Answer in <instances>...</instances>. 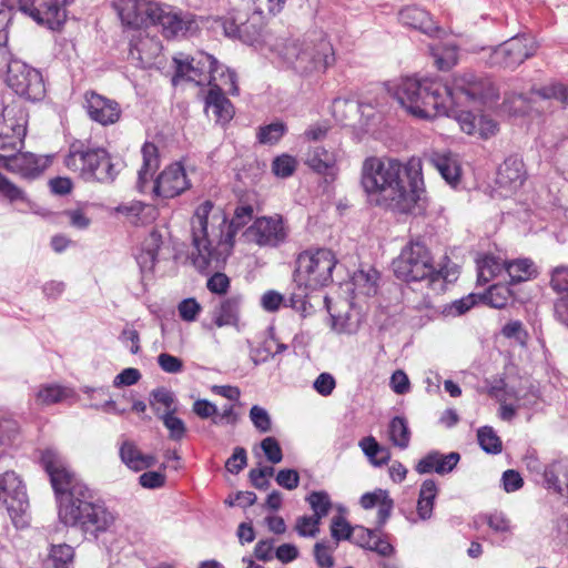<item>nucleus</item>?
<instances>
[{"instance_id": "obj_1", "label": "nucleus", "mask_w": 568, "mask_h": 568, "mask_svg": "<svg viewBox=\"0 0 568 568\" xmlns=\"http://www.w3.org/2000/svg\"><path fill=\"white\" fill-rule=\"evenodd\" d=\"M361 186L371 204L407 213L425 193L422 160L412 158L403 166L393 158L368 156L361 168Z\"/></svg>"}, {"instance_id": "obj_2", "label": "nucleus", "mask_w": 568, "mask_h": 568, "mask_svg": "<svg viewBox=\"0 0 568 568\" xmlns=\"http://www.w3.org/2000/svg\"><path fill=\"white\" fill-rule=\"evenodd\" d=\"M191 233L194 266L201 272L220 268L231 254L235 236L224 211L211 201L203 202L192 216Z\"/></svg>"}, {"instance_id": "obj_3", "label": "nucleus", "mask_w": 568, "mask_h": 568, "mask_svg": "<svg viewBox=\"0 0 568 568\" xmlns=\"http://www.w3.org/2000/svg\"><path fill=\"white\" fill-rule=\"evenodd\" d=\"M389 91L414 118L432 120L440 115L450 116L453 112L452 91L447 83L439 80L405 77L394 83Z\"/></svg>"}, {"instance_id": "obj_4", "label": "nucleus", "mask_w": 568, "mask_h": 568, "mask_svg": "<svg viewBox=\"0 0 568 568\" xmlns=\"http://www.w3.org/2000/svg\"><path fill=\"white\" fill-rule=\"evenodd\" d=\"M393 271L397 278L405 282H424L435 293L446 287L443 270L435 265L428 247L420 241L406 244L393 261Z\"/></svg>"}, {"instance_id": "obj_5", "label": "nucleus", "mask_w": 568, "mask_h": 568, "mask_svg": "<svg viewBox=\"0 0 568 568\" xmlns=\"http://www.w3.org/2000/svg\"><path fill=\"white\" fill-rule=\"evenodd\" d=\"M276 51L287 65L302 75L324 72L335 62L332 44L324 38H288L276 44Z\"/></svg>"}, {"instance_id": "obj_6", "label": "nucleus", "mask_w": 568, "mask_h": 568, "mask_svg": "<svg viewBox=\"0 0 568 568\" xmlns=\"http://www.w3.org/2000/svg\"><path fill=\"white\" fill-rule=\"evenodd\" d=\"M173 62L175 65V74L172 78V83L176 85L180 80L192 81L199 85L207 82L210 87L217 83L219 77L223 85H229L227 91L232 95L239 94V87L236 84V74L223 67L217 60L207 53H200L196 58L174 57Z\"/></svg>"}, {"instance_id": "obj_7", "label": "nucleus", "mask_w": 568, "mask_h": 568, "mask_svg": "<svg viewBox=\"0 0 568 568\" xmlns=\"http://www.w3.org/2000/svg\"><path fill=\"white\" fill-rule=\"evenodd\" d=\"M59 518L64 525L77 526L93 537L108 531L115 521L114 515L104 505L91 500L89 489L87 496L69 498L62 503L59 506Z\"/></svg>"}, {"instance_id": "obj_8", "label": "nucleus", "mask_w": 568, "mask_h": 568, "mask_svg": "<svg viewBox=\"0 0 568 568\" xmlns=\"http://www.w3.org/2000/svg\"><path fill=\"white\" fill-rule=\"evenodd\" d=\"M295 282L306 291H314L332 282L336 258L332 251L320 248L306 251L298 255Z\"/></svg>"}, {"instance_id": "obj_9", "label": "nucleus", "mask_w": 568, "mask_h": 568, "mask_svg": "<svg viewBox=\"0 0 568 568\" xmlns=\"http://www.w3.org/2000/svg\"><path fill=\"white\" fill-rule=\"evenodd\" d=\"M41 464L50 477L52 488L59 498V506L69 498L88 495V487L75 478L67 460L57 449L42 450Z\"/></svg>"}, {"instance_id": "obj_10", "label": "nucleus", "mask_w": 568, "mask_h": 568, "mask_svg": "<svg viewBox=\"0 0 568 568\" xmlns=\"http://www.w3.org/2000/svg\"><path fill=\"white\" fill-rule=\"evenodd\" d=\"M448 87L452 91L453 106L463 102L486 104L498 98V90L488 77L470 71L454 75Z\"/></svg>"}, {"instance_id": "obj_11", "label": "nucleus", "mask_w": 568, "mask_h": 568, "mask_svg": "<svg viewBox=\"0 0 568 568\" xmlns=\"http://www.w3.org/2000/svg\"><path fill=\"white\" fill-rule=\"evenodd\" d=\"M536 51L537 43L531 36H516L491 49L488 63L490 67L515 69L535 55Z\"/></svg>"}, {"instance_id": "obj_12", "label": "nucleus", "mask_w": 568, "mask_h": 568, "mask_svg": "<svg viewBox=\"0 0 568 568\" xmlns=\"http://www.w3.org/2000/svg\"><path fill=\"white\" fill-rule=\"evenodd\" d=\"M8 85L19 95L31 101L41 100L45 88L42 74L20 60H11L7 71Z\"/></svg>"}, {"instance_id": "obj_13", "label": "nucleus", "mask_w": 568, "mask_h": 568, "mask_svg": "<svg viewBox=\"0 0 568 568\" xmlns=\"http://www.w3.org/2000/svg\"><path fill=\"white\" fill-rule=\"evenodd\" d=\"M0 503L6 507L16 526L22 524L29 499L26 485L14 471L0 475Z\"/></svg>"}, {"instance_id": "obj_14", "label": "nucleus", "mask_w": 568, "mask_h": 568, "mask_svg": "<svg viewBox=\"0 0 568 568\" xmlns=\"http://www.w3.org/2000/svg\"><path fill=\"white\" fill-rule=\"evenodd\" d=\"M27 114L21 106L11 104L0 115V150H18L26 136Z\"/></svg>"}, {"instance_id": "obj_15", "label": "nucleus", "mask_w": 568, "mask_h": 568, "mask_svg": "<svg viewBox=\"0 0 568 568\" xmlns=\"http://www.w3.org/2000/svg\"><path fill=\"white\" fill-rule=\"evenodd\" d=\"M70 0H18L19 10L39 24L54 29L61 26L65 18V6Z\"/></svg>"}, {"instance_id": "obj_16", "label": "nucleus", "mask_w": 568, "mask_h": 568, "mask_svg": "<svg viewBox=\"0 0 568 568\" xmlns=\"http://www.w3.org/2000/svg\"><path fill=\"white\" fill-rule=\"evenodd\" d=\"M151 24L162 27L164 37L172 38L185 36L194 32L197 28V21L194 16L189 12L175 10L168 4L158 3Z\"/></svg>"}, {"instance_id": "obj_17", "label": "nucleus", "mask_w": 568, "mask_h": 568, "mask_svg": "<svg viewBox=\"0 0 568 568\" xmlns=\"http://www.w3.org/2000/svg\"><path fill=\"white\" fill-rule=\"evenodd\" d=\"M243 235L248 243L258 246H276L284 242L286 230L281 216H262L256 219Z\"/></svg>"}, {"instance_id": "obj_18", "label": "nucleus", "mask_w": 568, "mask_h": 568, "mask_svg": "<svg viewBox=\"0 0 568 568\" xmlns=\"http://www.w3.org/2000/svg\"><path fill=\"white\" fill-rule=\"evenodd\" d=\"M263 18L252 14L250 18L243 12L224 18L221 21L224 34L229 38L239 39L243 43L253 45L262 37Z\"/></svg>"}, {"instance_id": "obj_19", "label": "nucleus", "mask_w": 568, "mask_h": 568, "mask_svg": "<svg viewBox=\"0 0 568 568\" xmlns=\"http://www.w3.org/2000/svg\"><path fill=\"white\" fill-rule=\"evenodd\" d=\"M106 154L108 152L103 148L90 149L84 148L82 144L73 143L64 159V164L69 170L78 173L84 181L91 182L93 174H90L91 172L89 171H97Z\"/></svg>"}, {"instance_id": "obj_20", "label": "nucleus", "mask_w": 568, "mask_h": 568, "mask_svg": "<svg viewBox=\"0 0 568 568\" xmlns=\"http://www.w3.org/2000/svg\"><path fill=\"white\" fill-rule=\"evenodd\" d=\"M49 162L48 156H40L30 152H19L10 155L0 154V166L27 179L40 175L49 165Z\"/></svg>"}, {"instance_id": "obj_21", "label": "nucleus", "mask_w": 568, "mask_h": 568, "mask_svg": "<svg viewBox=\"0 0 568 568\" xmlns=\"http://www.w3.org/2000/svg\"><path fill=\"white\" fill-rule=\"evenodd\" d=\"M158 2L150 0H118L115 8L122 23L134 29L151 24Z\"/></svg>"}, {"instance_id": "obj_22", "label": "nucleus", "mask_w": 568, "mask_h": 568, "mask_svg": "<svg viewBox=\"0 0 568 568\" xmlns=\"http://www.w3.org/2000/svg\"><path fill=\"white\" fill-rule=\"evenodd\" d=\"M85 109L90 119L101 125H111L121 118L119 103L94 91L84 94Z\"/></svg>"}, {"instance_id": "obj_23", "label": "nucleus", "mask_w": 568, "mask_h": 568, "mask_svg": "<svg viewBox=\"0 0 568 568\" xmlns=\"http://www.w3.org/2000/svg\"><path fill=\"white\" fill-rule=\"evenodd\" d=\"M338 151L334 148L323 146L310 148L305 155V164L325 178L326 182H333L338 174Z\"/></svg>"}, {"instance_id": "obj_24", "label": "nucleus", "mask_w": 568, "mask_h": 568, "mask_svg": "<svg viewBox=\"0 0 568 568\" xmlns=\"http://www.w3.org/2000/svg\"><path fill=\"white\" fill-rule=\"evenodd\" d=\"M190 183L184 168L180 163H173L165 168L158 176L154 191L162 197H174L180 195Z\"/></svg>"}, {"instance_id": "obj_25", "label": "nucleus", "mask_w": 568, "mask_h": 568, "mask_svg": "<svg viewBox=\"0 0 568 568\" xmlns=\"http://www.w3.org/2000/svg\"><path fill=\"white\" fill-rule=\"evenodd\" d=\"M223 88L229 93V85H223L221 82L210 88L205 99L206 113L212 112L215 121L222 124L230 122L235 113L233 104L223 92Z\"/></svg>"}, {"instance_id": "obj_26", "label": "nucleus", "mask_w": 568, "mask_h": 568, "mask_svg": "<svg viewBox=\"0 0 568 568\" xmlns=\"http://www.w3.org/2000/svg\"><path fill=\"white\" fill-rule=\"evenodd\" d=\"M450 115L456 119L460 129L467 134H478L480 138L487 139L498 131V124L486 115L477 118L469 111H455Z\"/></svg>"}, {"instance_id": "obj_27", "label": "nucleus", "mask_w": 568, "mask_h": 568, "mask_svg": "<svg viewBox=\"0 0 568 568\" xmlns=\"http://www.w3.org/2000/svg\"><path fill=\"white\" fill-rule=\"evenodd\" d=\"M399 21L429 37H440L444 30L435 24L429 13L417 6H407L398 13Z\"/></svg>"}, {"instance_id": "obj_28", "label": "nucleus", "mask_w": 568, "mask_h": 568, "mask_svg": "<svg viewBox=\"0 0 568 568\" xmlns=\"http://www.w3.org/2000/svg\"><path fill=\"white\" fill-rule=\"evenodd\" d=\"M526 179L524 162L517 156L507 158L499 166L496 183L508 192L518 190Z\"/></svg>"}, {"instance_id": "obj_29", "label": "nucleus", "mask_w": 568, "mask_h": 568, "mask_svg": "<svg viewBox=\"0 0 568 568\" xmlns=\"http://www.w3.org/2000/svg\"><path fill=\"white\" fill-rule=\"evenodd\" d=\"M460 460V455L456 452L449 454H442L437 450L428 453L416 465L415 470L423 475L429 473H437L438 475H446L454 470Z\"/></svg>"}, {"instance_id": "obj_30", "label": "nucleus", "mask_w": 568, "mask_h": 568, "mask_svg": "<svg viewBox=\"0 0 568 568\" xmlns=\"http://www.w3.org/2000/svg\"><path fill=\"white\" fill-rule=\"evenodd\" d=\"M162 51L161 42L149 36L145 31L139 30L130 40V57L138 59L143 65L152 63L155 57Z\"/></svg>"}, {"instance_id": "obj_31", "label": "nucleus", "mask_w": 568, "mask_h": 568, "mask_svg": "<svg viewBox=\"0 0 568 568\" xmlns=\"http://www.w3.org/2000/svg\"><path fill=\"white\" fill-rule=\"evenodd\" d=\"M426 161L440 173L447 183L454 185L458 182L460 175L459 165L450 152L433 151L426 155Z\"/></svg>"}, {"instance_id": "obj_32", "label": "nucleus", "mask_w": 568, "mask_h": 568, "mask_svg": "<svg viewBox=\"0 0 568 568\" xmlns=\"http://www.w3.org/2000/svg\"><path fill=\"white\" fill-rule=\"evenodd\" d=\"M120 458L124 465L134 471L152 467L156 459L153 455L143 454L131 440H123L119 449Z\"/></svg>"}, {"instance_id": "obj_33", "label": "nucleus", "mask_w": 568, "mask_h": 568, "mask_svg": "<svg viewBox=\"0 0 568 568\" xmlns=\"http://www.w3.org/2000/svg\"><path fill=\"white\" fill-rule=\"evenodd\" d=\"M241 298L232 296L222 301L213 311V322L217 327L236 325Z\"/></svg>"}, {"instance_id": "obj_34", "label": "nucleus", "mask_w": 568, "mask_h": 568, "mask_svg": "<svg viewBox=\"0 0 568 568\" xmlns=\"http://www.w3.org/2000/svg\"><path fill=\"white\" fill-rule=\"evenodd\" d=\"M162 244L161 234L153 230L149 236L143 241L141 252L136 256V261L143 271H150L153 268L158 253Z\"/></svg>"}, {"instance_id": "obj_35", "label": "nucleus", "mask_w": 568, "mask_h": 568, "mask_svg": "<svg viewBox=\"0 0 568 568\" xmlns=\"http://www.w3.org/2000/svg\"><path fill=\"white\" fill-rule=\"evenodd\" d=\"M362 105L353 98H336L332 102L331 112L337 122L347 124L355 120Z\"/></svg>"}, {"instance_id": "obj_36", "label": "nucleus", "mask_w": 568, "mask_h": 568, "mask_svg": "<svg viewBox=\"0 0 568 568\" xmlns=\"http://www.w3.org/2000/svg\"><path fill=\"white\" fill-rule=\"evenodd\" d=\"M378 277V272L373 267L358 270L352 277L354 291L365 296L374 295L377 292Z\"/></svg>"}, {"instance_id": "obj_37", "label": "nucleus", "mask_w": 568, "mask_h": 568, "mask_svg": "<svg viewBox=\"0 0 568 568\" xmlns=\"http://www.w3.org/2000/svg\"><path fill=\"white\" fill-rule=\"evenodd\" d=\"M477 281L481 284H486L503 272H506V261L493 255L484 256L477 261Z\"/></svg>"}, {"instance_id": "obj_38", "label": "nucleus", "mask_w": 568, "mask_h": 568, "mask_svg": "<svg viewBox=\"0 0 568 568\" xmlns=\"http://www.w3.org/2000/svg\"><path fill=\"white\" fill-rule=\"evenodd\" d=\"M116 211L131 220L132 223H145L149 220H154L156 210L152 205L143 204L142 202H133L116 207Z\"/></svg>"}, {"instance_id": "obj_39", "label": "nucleus", "mask_w": 568, "mask_h": 568, "mask_svg": "<svg viewBox=\"0 0 568 568\" xmlns=\"http://www.w3.org/2000/svg\"><path fill=\"white\" fill-rule=\"evenodd\" d=\"M358 445L374 466L385 465L390 459L389 449L381 446L373 436L362 438Z\"/></svg>"}, {"instance_id": "obj_40", "label": "nucleus", "mask_w": 568, "mask_h": 568, "mask_svg": "<svg viewBox=\"0 0 568 568\" xmlns=\"http://www.w3.org/2000/svg\"><path fill=\"white\" fill-rule=\"evenodd\" d=\"M74 549L68 544L51 545L47 564L52 568H72Z\"/></svg>"}, {"instance_id": "obj_41", "label": "nucleus", "mask_w": 568, "mask_h": 568, "mask_svg": "<svg viewBox=\"0 0 568 568\" xmlns=\"http://www.w3.org/2000/svg\"><path fill=\"white\" fill-rule=\"evenodd\" d=\"M506 273L511 282H523L536 276L537 271L529 258H518L510 262L506 261Z\"/></svg>"}, {"instance_id": "obj_42", "label": "nucleus", "mask_w": 568, "mask_h": 568, "mask_svg": "<svg viewBox=\"0 0 568 568\" xmlns=\"http://www.w3.org/2000/svg\"><path fill=\"white\" fill-rule=\"evenodd\" d=\"M143 164L139 170L140 182L148 181L159 166L158 148L153 143H144L141 150Z\"/></svg>"}, {"instance_id": "obj_43", "label": "nucleus", "mask_w": 568, "mask_h": 568, "mask_svg": "<svg viewBox=\"0 0 568 568\" xmlns=\"http://www.w3.org/2000/svg\"><path fill=\"white\" fill-rule=\"evenodd\" d=\"M388 434L389 439L395 446L402 449L408 447L410 440V432L405 418L399 416L394 417L389 423Z\"/></svg>"}, {"instance_id": "obj_44", "label": "nucleus", "mask_w": 568, "mask_h": 568, "mask_svg": "<svg viewBox=\"0 0 568 568\" xmlns=\"http://www.w3.org/2000/svg\"><path fill=\"white\" fill-rule=\"evenodd\" d=\"M560 476H564L568 480V465L562 462H556L546 467L544 471L545 485L548 489H552L556 493L562 491Z\"/></svg>"}, {"instance_id": "obj_45", "label": "nucleus", "mask_w": 568, "mask_h": 568, "mask_svg": "<svg viewBox=\"0 0 568 568\" xmlns=\"http://www.w3.org/2000/svg\"><path fill=\"white\" fill-rule=\"evenodd\" d=\"M430 51L439 70H448L457 63V48L454 44L432 45Z\"/></svg>"}, {"instance_id": "obj_46", "label": "nucleus", "mask_w": 568, "mask_h": 568, "mask_svg": "<svg viewBox=\"0 0 568 568\" xmlns=\"http://www.w3.org/2000/svg\"><path fill=\"white\" fill-rule=\"evenodd\" d=\"M69 394L68 388L58 385H44L36 393V402L39 405H52L65 399Z\"/></svg>"}, {"instance_id": "obj_47", "label": "nucleus", "mask_w": 568, "mask_h": 568, "mask_svg": "<svg viewBox=\"0 0 568 568\" xmlns=\"http://www.w3.org/2000/svg\"><path fill=\"white\" fill-rule=\"evenodd\" d=\"M306 501L310 504L313 515L316 519L322 521L326 517L332 508V501L329 495L324 491H312L307 497Z\"/></svg>"}, {"instance_id": "obj_48", "label": "nucleus", "mask_w": 568, "mask_h": 568, "mask_svg": "<svg viewBox=\"0 0 568 568\" xmlns=\"http://www.w3.org/2000/svg\"><path fill=\"white\" fill-rule=\"evenodd\" d=\"M149 400L150 406L159 417L163 412H175L173 394L165 388L153 389Z\"/></svg>"}, {"instance_id": "obj_49", "label": "nucleus", "mask_w": 568, "mask_h": 568, "mask_svg": "<svg viewBox=\"0 0 568 568\" xmlns=\"http://www.w3.org/2000/svg\"><path fill=\"white\" fill-rule=\"evenodd\" d=\"M337 544L329 540H322L314 545V558L321 568H333V552L337 549Z\"/></svg>"}, {"instance_id": "obj_50", "label": "nucleus", "mask_w": 568, "mask_h": 568, "mask_svg": "<svg viewBox=\"0 0 568 568\" xmlns=\"http://www.w3.org/2000/svg\"><path fill=\"white\" fill-rule=\"evenodd\" d=\"M532 99H528L523 94H507L503 108L506 112L514 115L526 114L532 109Z\"/></svg>"}, {"instance_id": "obj_51", "label": "nucleus", "mask_w": 568, "mask_h": 568, "mask_svg": "<svg viewBox=\"0 0 568 568\" xmlns=\"http://www.w3.org/2000/svg\"><path fill=\"white\" fill-rule=\"evenodd\" d=\"M119 171V163H114L108 153L105 159L99 164V169L90 171V174H93L92 181L111 183L115 180Z\"/></svg>"}, {"instance_id": "obj_52", "label": "nucleus", "mask_w": 568, "mask_h": 568, "mask_svg": "<svg viewBox=\"0 0 568 568\" xmlns=\"http://www.w3.org/2000/svg\"><path fill=\"white\" fill-rule=\"evenodd\" d=\"M329 530L333 538L332 542H336L338 545L342 540L352 541L355 527L351 526L344 517L336 516L332 519Z\"/></svg>"}, {"instance_id": "obj_53", "label": "nucleus", "mask_w": 568, "mask_h": 568, "mask_svg": "<svg viewBox=\"0 0 568 568\" xmlns=\"http://www.w3.org/2000/svg\"><path fill=\"white\" fill-rule=\"evenodd\" d=\"M477 438L486 453L498 454L501 452V442L491 427L485 426L478 429Z\"/></svg>"}, {"instance_id": "obj_54", "label": "nucleus", "mask_w": 568, "mask_h": 568, "mask_svg": "<svg viewBox=\"0 0 568 568\" xmlns=\"http://www.w3.org/2000/svg\"><path fill=\"white\" fill-rule=\"evenodd\" d=\"M511 298V291L506 285H491L485 295L487 304L495 308H503Z\"/></svg>"}, {"instance_id": "obj_55", "label": "nucleus", "mask_w": 568, "mask_h": 568, "mask_svg": "<svg viewBox=\"0 0 568 568\" xmlns=\"http://www.w3.org/2000/svg\"><path fill=\"white\" fill-rule=\"evenodd\" d=\"M286 126L283 122H274L265 126H261L257 139L262 144H275L284 135Z\"/></svg>"}, {"instance_id": "obj_56", "label": "nucleus", "mask_w": 568, "mask_h": 568, "mask_svg": "<svg viewBox=\"0 0 568 568\" xmlns=\"http://www.w3.org/2000/svg\"><path fill=\"white\" fill-rule=\"evenodd\" d=\"M160 418L169 429L171 439L180 440L184 437L186 433L185 424L181 418L174 415V412H163L162 415H160Z\"/></svg>"}, {"instance_id": "obj_57", "label": "nucleus", "mask_w": 568, "mask_h": 568, "mask_svg": "<svg viewBox=\"0 0 568 568\" xmlns=\"http://www.w3.org/2000/svg\"><path fill=\"white\" fill-rule=\"evenodd\" d=\"M489 395L500 403L499 416L504 420H510L516 414V408L506 403L509 392L506 388L494 386L489 389Z\"/></svg>"}, {"instance_id": "obj_58", "label": "nucleus", "mask_w": 568, "mask_h": 568, "mask_svg": "<svg viewBox=\"0 0 568 568\" xmlns=\"http://www.w3.org/2000/svg\"><path fill=\"white\" fill-rule=\"evenodd\" d=\"M296 160L288 155L282 154L274 159L272 163V171L276 176L280 178H288L296 170Z\"/></svg>"}, {"instance_id": "obj_59", "label": "nucleus", "mask_w": 568, "mask_h": 568, "mask_svg": "<svg viewBox=\"0 0 568 568\" xmlns=\"http://www.w3.org/2000/svg\"><path fill=\"white\" fill-rule=\"evenodd\" d=\"M550 287L557 294L568 296V266H557L551 271Z\"/></svg>"}, {"instance_id": "obj_60", "label": "nucleus", "mask_w": 568, "mask_h": 568, "mask_svg": "<svg viewBox=\"0 0 568 568\" xmlns=\"http://www.w3.org/2000/svg\"><path fill=\"white\" fill-rule=\"evenodd\" d=\"M321 521L314 516H301L296 519L295 530L301 537H315Z\"/></svg>"}, {"instance_id": "obj_61", "label": "nucleus", "mask_w": 568, "mask_h": 568, "mask_svg": "<svg viewBox=\"0 0 568 568\" xmlns=\"http://www.w3.org/2000/svg\"><path fill=\"white\" fill-rule=\"evenodd\" d=\"M252 2L254 14L263 18L265 14L274 16L282 11L285 0H247Z\"/></svg>"}, {"instance_id": "obj_62", "label": "nucleus", "mask_w": 568, "mask_h": 568, "mask_svg": "<svg viewBox=\"0 0 568 568\" xmlns=\"http://www.w3.org/2000/svg\"><path fill=\"white\" fill-rule=\"evenodd\" d=\"M201 310L202 307L195 298H185L178 305L179 315L185 322H194Z\"/></svg>"}, {"instance_id": "obj_63", "label": "nucleus", "mask_w": 568, "mask_h": 568, "mask_svg": "<svg viewBox=\"0 0 568 568\" xmlns=\"http://www.w3.org/2000/svg\"><path fill=\"white\" fill-rule=\"evenodd\" d=\"M250 418L260 432L267 433L271 430V417L263 407L257 405L252 406L250 410Z\"/></svg>"}, {"instance_id": "obj_64", "label": "nucleus", "mask_w": 568, "mask_h": 568, "mask_svg": "<svg viewBox=\"0 0 568 568\" xmlns=\"http://www.w3.org/2000/svg\"><path fill=\"white\" fill-rule=\"evenodd\" d=\"M532 94L542 100L557 99L568 104V89L561 85L546 87L534 91Z\"/></svg>"}]
</instances>
